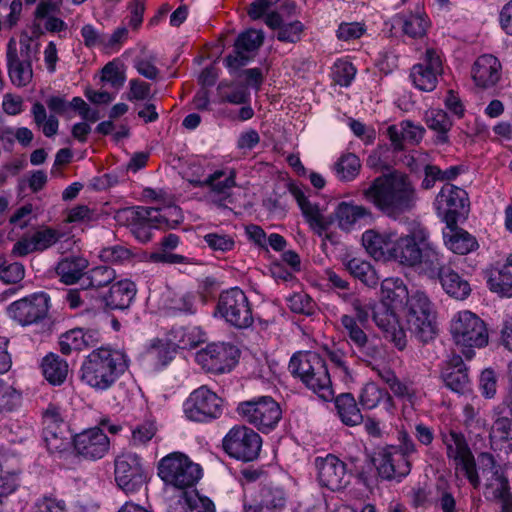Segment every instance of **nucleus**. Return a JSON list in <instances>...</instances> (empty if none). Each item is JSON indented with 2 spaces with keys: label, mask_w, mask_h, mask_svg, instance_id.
I'll use <instances>...</instances> for the list:
<instances>
[{
  "label": "nucleus",
  "mask_w": 512,
  "mask_h": 512,
  "mask_svg": "<svg viewBox=\"0 0 512 512\" xmlns=\"http://www.w3.org/2000/svg\"><path fill=\"white\" fill-rule=\"evenodd\" d=\"M130 364L131 359L125 349L111 344L101 345L84 357L79 378L95 392L103 393L115 386Z\"/></svg>",
  "instance_id": "obj_1"
},
{
  "label": "nucleus",
  "mask_w": 512,
  "mask_h": 512,
  "mask_svg": "<svg viewBox=\"0 0 512 512\" xmlns=\"http://www.w3.org/2000/svg\"><path fill=\"white\" fill-rule=\"evenodd\" d=\"M362 194L383 214L393 218L412 209L416 202L413 182L406 173L398 170L375 178Z\"/></svg>",
  "instance_id": "obj_2"
},
{
  "label": "nucleus",
  "mask_w": 512,
  "mask_h": 512,
  "mask_svg": "<svg viewBox=\"0 0 512 512\" xmlns=\"http://www.w3.org/2000/svg\"><path fill=\"white\" fill-rule=\"evenodd\" d=\"M126 225L140 243H148L154 237V232L178 229L185 217L180 206L169 203L159 206H132L127 208Z\"/></svg>",
  "instance_id": "obj_3"
},
{
  "label": "nucleus",
  "mask_w": 512,
  "mask_h": 512,
  "mask_svg": "<svg viewBox=\"0 0 512 512\" xmlns=\"http://www.w3.org/2000/svg\"><path fill=\"white\" fill-rule=\"evenodd\" d=\"M287 187L288 191L296 199L307 223L319 236H322L329 229L334 220L337 221L338 227L341 230L350 231L360 219L371 216V211L364 206L340 202L333 216L325 217L320 212L318 206L312 204L298 186L289 183Z\"/></svg>",
  "instance_id": "obj_4"
},
{
  "label": "nucleus",
  "mask_w": 512,
  "mask_h": 512,
  "mask_svg": "<svg viewBox=\"0 0 512 512\" xmlns=\"http://www.w3.org/2000/svg\"><path fill=\"white\" fill-rule=\"evenodd\" d=\"M291 374L298 377L307 388L328 400L333 396L332 382L326 361L316 352L295 353L289 362Z\"/></svg>",
  "instance_id": "obj_5"
},
{
  "label": "nucleus",
  "mask_w": 512,
  "mask_h": 512,
  "mask_svg": "<svg viewBox=\"0 0 512 512\" xmlns=\"http://www.w3.org/2000/svg\"><path fill=\"white\" fill-rule=\"evenodd\" d=\"M203 474L202 466L182 452H171L157 464V475L164 485L181 493L195 489Z\"/></svg>",
  "instance_id": "obj_6"
},
{
  "label": "nucleus",
  "mask_w": 512,
  "mask_h": 512,
  "mask_svg": "<svg viewBox=\"0 0 512 512\" xmlns=\"http://www.w3.org/2000/svg\"><path fill=\"white\" fill-rule=\"evenodd\" d=\"M256 57V28L250 27L238 34L232 51L223 58L229 75L241 83L256 88V68H246Z\"/></svg>",
  "instance_id": "obj_7"
},
{
  "label": "nucleus",
  "mask_w": 512,
  "mask_h": 512,
  "mask_svg": "<svg viewBox=\"0 0 512 512\" xmlns=\"http://www.w3.org/2000/svg\"><path fill=\"white\" fill-rule=\"evenodd\" d=\"M398 440V445L382 448L374 458V464L382 479L400 480L411 471L410 457L417 451L415 443L405 431L399 432Z\"/></svg>",
  "instance_id": "obj_8"
},
{
  "label": "nucleus",
  "mask_w": 512,
  "mask_h": 512,
  "mask_svg": "<svg viewBox=\"0 0 512 512\" xmlns=\"http://www.w3.org/2000/svg\"><path fill=\"white\" fill-rule=\"evenodd\" d=\"M408 330L417 340L428 343L437 335L436 315L425 293L416 291L403 306Z\"/></svg>",
  "instance_id": "obj_9"
},
{
  "label": "nucleus",
  "mask_w": 512,
  "mask_h": 512,
  "mask_svg": "<svg viewBox=\"0 0 512 512\" xmlns=\"http://www.w3.org/2000/svg\"><path fill=\"white\" fill-rule=\"evenodd\" d=\"M213 316L236 329L248 328L254 322L251 304L239 287H232L219 294Z\"/></svg>",
  "instance_id": "obj_10"
},
{
  "label": "nucleus",
  "mask_w": 512,
  "mask_h": 512,
  "mask_svg": "<svg viewBox=\"0 0 512 512\" xmlns=\"http://www.w3.org/2000/svg\"><path fill=\"white\" fill-rule=\"evenodd\" d=\"M224 400L207 385L194 389L184 400L182 408L187 420L208 424L223 414Z\"/></svg>",
  "instance_id": "obj_11"
},
{
  "label": "nucleus",
  "mask_w": 512,
  "mask_h": 512,
  "mask_svg": "<svg viewBox=\"0 0 512 512\" xmlns=\"http://www.w3.org/2000/svg\"><path fill=\"white\" fill-rule=\"evenodd\" d=\"M451 332L455 343L466 349L462 353L467 359L474 356L473 347L481 348L488 343V332L484 321L470 311H462L453 321Z\"/></svg>",
  "instance_id": "obj_12"
},
{
  "label": "nucleus",
  "mask_w": 512,
  "mask_h": 512,
  "mask_svg": "<svg viewBox=\"0 0 512 512\" xmlns=\"http://www.w3.org/2000/svg\"><path fill=\"white\" fill-rule=\"evenodd\" d=\"M50 307V295L45 291H36L10 303L7 313L11 319L25 327L42 322Z\"/></svg>",
  "instance_id": "obj_13"
},
{
  "label": "nucleus",
  "mask_w": 512,
  "mask_h": 512,
  "mask_svg": "<svg viewBox=\"0 0 512 512\" xmlns=\"http://www.w3.org/2000/svg\"><path fill=\"white\" fill-rule=\"evenodd\" d=\"M240 351L234 344L226 342L209 343L196 353V361L209 373L230 372L238 363Z\"/></svg>",
  "instance_id": "obj_14"
},
{
  "label": "nucleus",
  "mask_w": 512,
  "mask_h": 512,
  "mask_svg": "<svg viewBox=\"0 0 512 512\" xmlns=\"http://www.w3.org/2000/svg\"><path fill=\"white\" fill-rule=\"evenodd\" d=\"M143 459L136 453H125L115 459V481L127 495L140 491L146 482Z\"/></svg>",
  "instance_id": "obj_15"
},
{
  "label": "nucleus",
  "mask_w": 512,
  "mask_h": 512,
  "mask_svg": "<svg viewBox=\"0 0 512 512\" xmlns=\"http://www.w3.org/2000/svg\"><path fill=\"white\" fill-rule=\"evenodd\" d=\"M436 205L446 226L457 224L460 218H465L468 214V194L462 188L445 184L436 197Z\"/></svg>",
  "instance_id": "obj_16"
},
{
  "label": "nucleus",
  "mask_w": 512,
  "mask_h": 512,
  "mask_svg": "<svg viewBox=\"0 0 512 512\" xmlns=\"http://www.w3.org/2000/svg\"><path fill=\"white\" fill-rule=\"evenodd\" d=\"M43 441L50 454L64 457L70 452L72 441L65 436L67 424L61 418L58 408L50 406L43 415Z\"/></svg>",
  "instance_id": "obj_17"
},
{
  "label": "nucleus",
  "mask_w": 512,
  "mask_h": 512,
  "mask_svg": "<svg viewBox=\"0 0 512 512\" xmlns=\"http://www.w3.org/2000/svg\"><path fill=\"white\" fill-rule=\"evenodd\" d=\"M429 240L428 232L421 227L394 240L391 259L407 267H415L421 261V252Z\"/></svg>",
  "instance_id": "obj_18"
},
{
  "label": "nucleus",
  "mask_w": 512,
  "mask_h": 512,
  "mask_svg": "<svg viewBox=\"0 0 512 512\" xmlns=\"http://www.w3.org/2000/svg\"><path fill=\"white\" fill-rule=\"evenodd\" d=\"M256 432L244 425L233 426L222 440L223 451L231 458L243 462H252L256 459Z\"/></svg>",
  "instance_id": "obj_19"
},
{
  "label": "nucleus",
  "mask_w": 512,
  "mask_h": 512,
  "mask_svg": "<svg viewBox=\"0 0 512 512\" xmlns=\"http://www.w3.org/2000/svg\"><path fill=\"white\" fill-rule=\"evenodd\" d=\"M72 446L76 455L86 460H99L109 451L110 440L101 427H92L75 434Z\"/></svg>",
  "instance_id": "obj_20"
},
{
  "label": "nucleus",
  "mask_w": 512,
  "mask_h": 512,
  "mask_svg": "<svg viewBox=\"0 0 512 512\" xmlns=\"http://www.w3.org/2000/svg\"><path fill=\"white\" fill-rule=\"evenodd\" d=\"M441 72L440 56L434 49H427L423 61L412 67L410 78L419 90L430 92L436 88Z\"/></svg>",
  "instance_id": "obj_21"
},
{
  "label": "nucleus",
  "mask_w": 512,
  "mask_h": 512,
  "mask_svg": "<svg viewBox=\"0 0 512 512\" xmlns=\"http://www.w3.org/2000/svg\"><path fill=\"white\" fill-rule=\"evenodd\" d=\"M372 318L379 329L384 333L386 339L391 341L396 348L403 350L407 346L405 331L400 327L398 318L392 307L386 303L374 305Z\"/></svg>",
  "instance_id": "obj_22"
},
{
  "label": "nucleus",
  "mask_w": 512,
  "mask_h": 512,
  "mask_svg": "<svg viewBox=\"0 0 512 512\" xmlns=\"http://www.w3.org/2000/svg\"><path fill=\"white\" fill-rule=\"evenodd\" d=\"M137 294L136 284L130 279L112 282L107 292L99 295V307L105 310H125L133 303Z\"/></svg>",
  "instance_id": "obj_23"
},
{
  "label": "nucleus",
  "mask_w": 512,
  "mask_h": 512,
  "mask_svg": "<svg viewBox=\"0 0 512 512\" xmlns=\"http://www.w3.org/2000/svg\"><path fill=\"white\" fill-rule=\"evenodd\" d=\"M101 341L99 330L93 328H73L61 334L59 338V350L63 355H69L73 351L96 347Z\"/></svg>",
  "instance_id": "obj_24"
},
{
  "label": "nucleus",
  "mask_w": 512,
  "mask_h": 512,
  "mask_svg": "<svg viewBox=\"0 0 512 512\" xmlns=\"http://www.w3.org/2000/svg\"><path fill=\"white\" fill-rule=\"evenodd\" d=\"M341 324L344 332L352 341L364 361H370L381 354V350L374 341L369 340L367 334L360 327V323L351 315H343Z\"/></svg>",
  "instance_id": "obj_25"
},
{
  "label": "nucleus",
  "mask_w": 512,
  "mask_h": 512,
  "mask_svg": "<svg viewBox=\"0 0 512 512\" xmlns=\"http://www.w3.org/2000/svg\"><path fill=\"white\" fill-rule=\"evenodd\" d=\"M46 105L50 112L66 118H71L70 110L78 112L83 120L91 123L98 121L100 118L99 112L91 109L80 96H75L67 101L63 96L52 95L46 99Z\"/></svg>",
  "instance_id": "obj_26"
},
{
  "label": "nucleus",
  "mask_w": 512,
  "mask_h": 512,
  "mask_svg": "<svg viewBox=\"0 0 512 512\" xmlns=\"http://www.w3.org/2000/svg\"><path fill=\"white\" fill-rule=\"evenodd\" d=\"M318 479L322 486L330 490H340L348 483L346 465L334 455L317 462Z\"/></svg>",
  "instance_id": "obj_27"
},
{
  "label": "nucleus",
  "mask_w": 512,
  "mask_h": 512,
  "mask_svg": "<svg viewBox=\"0 0 512 512\" xmlns=\"http://www.w3.org/2000/svg\"><path fill=\"white\" fill-rule=\"evenodd\" d=\"M6 61L11 83L19 88L27 86L33 77L32 62L31 59H19L14 38L7 44Z\"/></svg>",
  "instance_id": "obj_28"
},
{
  "label": "nucleus",
  "mask_w": 512,
  "mask_h": 512,
  "mask_svg": "<svg viewBox=\"0 0 512 512\" xmlns=\"http://www.w3.org/2000/svg\"><path fill=\"white\" fill-rule=\"evenodd\" d=\"M502 66L493 55H481L472 67V78L475 84L483 89L495 86L501 78Z\"/></svg>",
  "instance_id": "obj_29"
},
{
  "label": "nucleus",
  "mask_w": 512,
  "mask_h": 512,
  "mask_svg": "<svg viewBox=\"0 0 512 512\" xmlns=\"http://www.w3.org/2000/svg\"><path fill=\"white\" fill-rule=\"evenodd\" d=\"M261 479V502L258 512L264 509H281L285 505V496L282 487L276 477L268 479L267 475L260 470L258 471V479Z\"/></svg>",
  "instance_id": "obj_30"
},
{
  "label": "nucleus",
  "mask_w": 512,
  "mask_h": 512,
  "mask_svg": "<svg viewBox=\"0 0 512 512\" xmlns=\"http://www.w3.org/2000/svg\"><path fill=\"white\" fill-rule=\"evenodd\" d=\"M394 234H379L373 230L366 231L362 236L367 253L375 260H391Z\"/></svg>",
  "instance_id": "obj_31"
},
{
  "label": "nucleus",
  "mask_w": 512,
  "mask_h": 512,
  "mask_svg": "<svg viewBox=\"0 0 512 512\" xmlns=\"http://www.w3.org/2000/svg\"><path fill=\"white\" fill-rule=\"evenodd\" d=\"M116 279V272L108 265H98L88 269L81 285L83 290H89L91 297L98 299L102 293L100 288L110 285Z\"/></svg>",
  "instance_id": "obj_32"
},
{
  "label": "nucleus",
  "mask_w": 512,
  "mask_h": 512,
  "mask_svg": "<svg viewBox=\"0 0 512 512\" xmlns=\"http://www.w3.org/2000/svg\"><path fill=\"white\" fill-rule=\"evenodd\" d=\"M263 21L270 29L278 30L277 39L281 42L297 43L304 31V25L300 21L283 25V19L276 11L264 15Z\"/></svg>",
  "instance_id": "obj_33"
},
{
  "label": "nucleus",
  "mask_w": 512,
  "mask_h": 512,
  "mask_svg": "<svg viewBox=\"0 0 512 512\" xmlns=\"http://www.w3.org/2000/svg\"><path fill=\"white\" fill-rule=\"evenodd\" d=\"M168 337L177 349L190 350L205 342L206 333L199 326H173Z\"/></svg>",
  "instance_id": "obj_34"
},
{
  "label": "nucleus",
  "mask_w": 512,
  "mask_h": 512,
  "mask_svg": "<svg viewBox=\"0 0 512 512\" xmlns=\"http://www.w3.org/2000/svg\"><path fill=\"white\" fill-rule=\"evenodd\" d=\"M443 237L447 248L456 254L465 255L477 247L476 239L457 224L447 226Z\"/></svg>",
  "instance_id": "obj_35"
},
{
  "label": "nucleus",
  "mask_w": 512,
  "mask_h": 512,
  "mask_svg": "<svg viewBox=\"0 0 512 512\" xmlns=\"http://www.w3.org/2000/svg\"><path fill=\"white\" fill-rule=\"evenodd\" d=\"M88 267V261L81 256H70L60 260L56 266V273L61 282L72 285L84 278V270Z\"/></svg>",
  "instance_id": "obj_36"
},
{
  "label": "nucleus",
  "mask_w": 512,
  "mask_h": 512,
  "mask_svg": "<svg viewBox=\"0 0 512 512\" xmlns=\"http://www.w3.org/2000/svg\"><path fill=\"white\" fill-rule=\"evenodd\" d=\"M68 368L67 361L53 352L48 353L41 361L43 376L53 386H59L65 382Z\"/></svg>",
  "instance_id": "obj_37"
},
{
  "label": "nucleus",
  "mask_w": 512,
  "mask_h": 512,
  "mask_svg": "<svg viewBox=\"0 0 512 512\" xmlns=\"http://www.w3.org/2000/svg\"><path fill=\"white\" fill-rule=\"evenodd\" d=\"M382 302L392 309L403 307L410 297L407 287L399 278H386L381 282Z\"/></svg>",
  "instance_id": "obj_38"
},
{
  "label": "nucleus",
  "mask_w": 512,
  "mask_h": 512,
  "mask_svg": "<svg viewBox=\"0 0 512 512\" xmlns=\"http://www.w3.org/2000/svg\"><path fill=\"white\" fill-rule=\"evenodd\" d=\"M445 292L458 300L466 299L471 293V286L450 266L444 268L438 277Z\"/></svg>",
  "instance_id": "obj_39"
},
{
  "label": "nucleus",
  "mask_w": 512,
  "mask_h": 512,
  "mask_svg": "<svg viewBox=\"0 0 512 512\" xmlns=\"http://www.w3.org/2000/svg\"><path fill=\"white\" fill-rule=\"evenodd\" d=\"M487 282L492 292L512 297V254L500 269L491 271Z\"/></svg>",
  "instance_id": "obj_40"
},
{
  "label": "nucleus",
  "mask_w": 512,
  "mask_h": 512,
  "mask_svg": "<svg viewBox=\"0 0 512 512\" xmlns=\"http://www.w3.org/2000/svg\"><path fill=\"white\" fill-rule=\"evenodd\" d=\"M281 408L272 396L258 395V430L271 429L281 419Z\"/></svg>",
  "instance_id": "obj_41"
},
{
  "label": "nucleus",
  "mask_w": 512,
  "mask_h": 512,
  "mask_svg": "<svg viewBox=\"0 0 512 512\" xmlns=\"http://www.w3.org/2000/svg\"><path fill=\"white\" fill-rule=\"evenodd\" d=\"M177 350L169 338L166 340L155 338L151 341L147 354L157 368L164 369L173 361Z\"/></svg>",
  "instance_id": "obj_42"
},
{
  "label": "nucleus",
  "mask_w": 512,
  "mask_h": 512,
  "mask_svg": "<svg viewBox=\"0 0 512 512\" xmlns=\"http://www.w3.org/2000/svg\"><path fill=\"white\" fill-rule=\"evenodd\" d=\"M335 406L341 421L347 426H357L363 422V415L352 394L343 393L336 397Z\"/></svg>",
  "instance_id": "obj_43"
},
{
  "label": "nucleus",
  "mask_w": 512,
  "mask_h": 512,
  "mask_svg": "<svg viewBox=\"0 0 512 512\" xmlns=\"http://www.w3.org/2000/svg\"><path fill=\"white\" fill-rule=\"evenodd\" d=\"M197 186L209 187L210 190L219 195L220 199L230 197V189L235 186V174L231 172L227 175L223 170H216L203 181H197Z\"/></svg>",
  "instance_id": "obj_44"
},
{
  "label": "nucleus",
  "mask_w": 512,
  "mask_h": 512,
  "mask_svg": "<svg viewBox=\"0 0 512 512\" xmlns=\"http://www.w3.org/2000/svg\"><path fill=\"white\" fill-rule=\"evenodd\" d=\"M421 254V261L417 265L430 278H438L444 268L449 266L444 263L442 256L439 255L429 240Z\"/></svg>",
  "instance_id": "obj_45"
},
{
  "label": "nucleus",
  "mask_w": 512,
  "mask_h": 512,
  "mask_svg": "<svg viewBox=\"0 0 512 512\" xmlns=\"http://www.w3.org/2000/svg\"><path fill=\"white\" fill-rule=\"evenodd\" d=\"M31 115L36 126L42 128V132L46 137L51 138L57 134L59 129L58 114L51 112L48 116L43 103L35 101L31 107Z\"/></svg>",
  "instance_id": "obj_46"
},
{
  "label": "nucleus",
  "mask_w": 512,
  "mask_h": 512,
  "mask_svg": "<svg viewBox=\"0 0 512 512\" xmlns=\"http://www.w3.org/2000/svg\"><path fill=\"white\" fill-rule=\"evenodd\" d=\"M349 273L368 287H376L380 277L375 268L367 261L352 258L346 264Z\"/></svg>",
  "instance_id": "obj_47"
},
{
  "label": "nucleus",
  "mask_w": 512,
  "mask_h": 512,
  "mask_svg": "<svg viewBox=\"0 0 512 512\" xmlns=\"http://www.w3.org/2000/svg\"><path fill=\"white\" fill-rule=\"evenodd\" d=\"M425 122L429 129L438 133V140L442 143L448 141L447 133L452 127L448 114L441 109H429L425 114Z\"/></svg>",
  "instance_id": "obj_48"
},
{
  "label": "nucleus",
  "mask_w": 512,
  "mask_h": 512,
  "mask_svg": "<svg viewBox=\"0 0 512 512\" xmlns=\"http://www.w3.org/2000/svg\"><path fill=\"white\" fill-rule=\"evenodd\" d=\"M443 443L446 447V455L449 460L456 459L471 453V449L465 436L456 431H450L443 436Z\"/></svg>",
  "instance_id": "obj_49"
},
{
  "label": "nucleus",
  "mask_w": 512,
  "mask_h": 512,
  "mask_svg": "<svg viewBox=\"0 0 512 512\" xmlns=\"http://www.w3.org/2000/svg\"><path fill=\"white\" fill-rule=\"evenodd\" d=\"M202 242L217 257L235 248V240L232 236L218 232L207 233L203 236Z\"/></svg>",
  "instance_id": "obj_50"
},
{
  "label": "nucleus",
  "mask_w": 512,
  "mask_h": 512,
  "mask_svg": "<svg viewBox=\"0 0 512 512\" xmlns=\"http://www.w3.org/2000/svg\"><path fill=\"white\" fill-rule=\"evenodd\" d=\"M157 425L154 420H145L131 428L130 444L134 447H145L157 433Z\"/></svg>",
  "instance_id": "obj_51"
},
{
  "label": "nucleus",
  "mask_w": 512,
  "mask_h": 512,
  "mask_svg": "<svg viewBox=\"0 0 512 512\" xmlns=\"http://www.w3.org/2000/svg\"><path fill=\"white\" fill-rule=\"evenodd\" d=\"M452 461L456 474L459 472L462 473L474 488H478L480 485V478L473 453H468L465 456L458 457Z\"/></svg>",
  "instance_id": "obj_52"
},
{
  "label": "nucleus",
  "mask_w": 512,
  "mask_h": 512,
  "mask_svg": "<svg viewBox=\"0 0 512 512\" xmlns=\"http://www.w3.org/2000/svg\"><path fill=\"white\" fill-rule=\"evenodd\" d=\"M442 377L445 385L452 391L463 394L470 390V379L467 369L444 370Z\"/></svg>",
  "instance_id": "obj_53"
},
{
  "label": "nucleus",
  "mask_w": 512,
  "mask_h": 512,
  "mask_svg": "<svg viewBox=\"0 0 512 512\" xmlns=\"http://www.w3.org/2000/svg\"><path fill=\"white\" fill-rule=\"evenodd\" d=\"M361 168L359 158L352 153L343 155L335 164V170L340 179L350 181L354 179Z\"/></svg>",
  "instance_id": "obj_54"
},
{
  "label": "nucleus",
  "mask_w": 512,
  "mask_h": 512,
  "mask_svg": "<svg viewBox=\"0 0 512 512\" xmlns=\"http://www.w3.org/2000/svg\"><path fill=\"white\" fill-rule=\"evenodd\" d=\"M187 492L186 505L190 512H216L214 501L197 488Z\"/></svg>",
  "instance_id": "obj_55"
},
{
  "label": "nucleus",
  "mask_w": 512,
  "mask_h": 512,
  "mask_svg": "<svg viewBox=\"0 0 512 512\" xmlns=\"http://www.w3.org/2000/svg\"><path fill=\"white\" fill-rule=\"evenodd\" d=\"M61 233L52 227H45L32 234L33 248L36 252H43L54 246L61 238Z\"/></svg>",
  "instance_id": "obj_56"
},
{
  "label": "nucleus",
  "mask_w": 512,
  "mask_h": 512,
  "mask_svg": "<svg viewBox=\"0 0 512 512\" xmlns=\"http://www.w3.org/2000/svg\"><path fill=\"white\" fill-rule=\"evenodd\" d=\"M21 402V393L0 379V412H12Z\"/></svg>",
  "instance_id": "obj_57"
},
{
  "label": "nucleus",
  "mask_w": 512,
  "mask_h": 512,
  "mask_svg": "<svg viewBox=\"0 0 512 512\" xmlns=\"http://www.w3.org/2000/svg\"><path fill=\"white\" fill-rule=\"evenodd\" d=\"M230 87L225 81H221L217 86V91L222 103L227 102L231 104H245L249 100V93L245 86H240L232 89L231 91H225V88Z\"/></svg>",
  "instance_id": "obj_58"
},
{
  "label": "nucleus",
  "mask_w": 512,
  "mask_h": 512,
  "mask_svg": "<svg viewBox=\"0 0 512 512\" xmlns=\"http://www.w3.org/2000/svg\"><path fill=\"white\" fill-rule=\"evenodd\" d=\"M288 306L294 313L312 315L316 305L308 294L298 292L288 298Z\"/></svg>",
  "instance_id": "obj_59"
},
{
  "label": "nucleus",
  "mask_w": 512,
  "mask_h": 512,
  "mask_svg": "<svg viewBox=\"0 0 512 512\" xmlns=\"http://www.w3.org/2000/svg\"><path fill=\"white\" fill-rule=\"evenodd\" d=\"M403 32L412 37H422L426 32L427 22L419 15H410L400 19Z\"/></svg>",
  "instance_id": "obj_60"
},
{
  "label": "nucleus",
  "mask_w": 512,
  "mask_h": 512,
  "mask_svg": "<svg viewBox=\"0 0 512 512\" xmlns=\"http://www.w3.org/2000/svg\"><path fill=\"white\" fill-rule=\"evenodd\" d=\"M34 512H67V505L63 499L53 495H43L36 500Z\"/></svg>",
  "instance_id": "obj_61"
},
{
  "label": "nucleus",
  "mask_w": 512,
  "mask_h": 512,
  "mask_svg": "<svg viewBox=\"0 0 512 512\" xmlns=\"http://www.w3.org/2000/svg\"><path fill=\"white\" fill-rule=\"evenodd\" d=\"M356 69L348 61H338L334 65L333 80L340 86H348L354 78Z\"/></svg>",
  "instance_id": "obj_62"
},
{
  "label": "nucleus",
  "mask_w": 512,
  "mask_h": 512,
  "mask_svg": "<svg viewBox=\"0 0 512 512\" xmlns=\"http://www.w3.org/2000/svg\"><path fill=\"white\" fill-rule=\"evenodd\" d=\"M151 85L138 78L129 81V92L126 99L130 102L143 101L150 97Z\"/></svg>",
  "instance_id": "obj_63"
},
{
  "label": "nucleus",
  "mask_w": 512,
  "mask_h": 512,
  "mask_svg": "<svg viewBox=\"0 0 512 512\" xmlns=\"http://www.w3.org/2000/svg\"><path fill=\"white\" fill-rule=\"evenodd\" d=\"M101 80L110 83L115 88H120L124 85L126 76L114 62H108L102 68Z\"/></svg>",
  "instance_id": "obj_64"
}]
</instances>
